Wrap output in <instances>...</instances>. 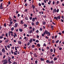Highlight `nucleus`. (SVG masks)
<instances>
[{
    "label": "nucleus",
    "instance_id": "obj_56",
    "mask_svg": "<svg viewBox=\"0 0 64 64\" xmlns=\"http://www.w3.org/2000/svg\"><path fill=\"white\" fill-rule=\"evenodd\" d=\"M32 32H33V31L32 30H31L30 31V33H32Z\"/></svg>",
    "mask_w": 64,
    "mask_h": 64
},
{
    "label": "nucleus",
    "instance_id": "obj_16",
    "mask_svg": "<svg viewBox=\"0 0 64 64\" xmlns=\"http://www.w3.org/2000/svg\"><path fill=\"white\" fill-rule=\"evenodd\" d=\"M24 39L26 40H28V38H26V36H25L24 37Z\"/></svg>",
    "mask_w": 64,
    "mask_h": 64
},
{
    "label": "nucleus",
    "instance_id": "obj_50",
    "mask_svg": "<svg viewBox=\"0 0 64 64\" xmlns=\"http://www.w3.org/2000/svg\"><path fill=\"white\" fill-rule=\"evenodd\" d=\"M30 19L31 20L32 19V17L31 16L30 18Z\"/></svg>",
    "mask_w": 64,
    "mask_h": 64
},
{
    "label": "nucleus",
    "instance_id": "obj_62",
    "mask_svg": "<svg viewBox=\"0 0 64 64\" xmlns=\"http://www.w3.org/2000/svg\"><path fill=\"white\" fill-rule=\"evenodd\" d=\"M42 5H44V3L42 2Z\"/></svg>",
    "mask_w": 64,
    "mask_h": 64
},
{
    "label": "nucleus",
    "instance_id": "obj_10",
    "mask_svg": "<svg viewBox=\"0 0 64 64\" xmlns=\"http://www.w3.org/2000/svg\"><path fill=\"white\" fill-rule=\"evenodd\" d=\"M8 42H9V40L8 39H6L5 41V42H6V43H8Z\"/></svg>",
    "mask_w": 64,
    "mask_h": 64
},
{
    "label": "nucleus",
    "instance_id": "obj_41",
    "mask_svg": "<svg viewBox=\"0 0 64 64\" xmlns=\"http://www.w3.org/2000/svg\"><path fill=\"white\" fill-rule=\"evenodd\" d=\"M19 13V11H18V10H16V14H18Z\"/></svg>",
    "mask_w": 64,
    "mask_h": 64
},
{
    "label": "nucleus",
    "instance_id": "obj_9",
    "mask_svg": "<svg viewBox=\"0 0 64 64\" xmlns=\"http://www.w3.org/2000/svg\"><path fill=\"white\" fill-rule=\"evenodd\" d=\"M54 63V62L53 61V60H52L50 62V64H53V63Z\"/></svg>",
    "mask_w": 64,
    "mask_h": 64
},
{
    "label": "nucleus",
    "instance_id": "obj_28",
    "mask_svg": "<svg viewBox=\"0 0 64 64\" xmlns=\"http://www.w3.org/2000/svg\"><path fill=\"white\" fill-rule=\"evenodd\" d=\"M19 30L20 31V32H22V29L21 28H20L19 29Z\"/></svg>",
    "mask_w": 64,
    "mask_h": 64
},
{
    "label": "nucleus",
    "instance_id": "obj_11",
    "mask_svg": "<svg viewBox=\"0 0 64 64\" xmlns=\"http://www.w3.org/2000/svg\"><path fill=\"white\" fill-rule=\"evenodd\" d=\"M24 23V22H23V20H22L20 21V24H23Z\"/></svg>",
    "mask_w": 64,
    "mask_h": 64
},
{
    "label": "nucleus",
    "instance_id": "obj_40",
    "mask_svg": "<svg viewBox=\"0 0 64 64\" xmlns=\"http://www.w3.org/2000/svg\"><path fill=\"white\" fill-rule=\"evenodd\" d=\"M43 46H46V44H45V43H44Z\"/></svg>",
    "mask_w": 64,
    "mask_h": 64
},
{
    "label": "nucleus",
    "instance_id": "obj_31",
    "mask_svg": "<svg viewBox=\"0 0 64 64\" xmlns=\"http://www.w3.org/2000/svg\"><path fill=\"white\" fill-rule=\"evenodd\" d=\"M45 34V32H44V34H42V36H44V35Z\"/></svg>",
    "mask_w": 64,
    "mask_h": 64
},
{
    "label": "nucleus",
    "instance_id": "obj_48",
    "mask_svg": "<svg viewBox=\"0 0 64 64\" xmlns=\"http://www.w3.org/2000/svg\"><path fill=\"white\" fill-rule=\"evenodd\" d=\"M30 42H28V44H27V45H28V46H29V45H30Z\"/></svg>",
    "mask_w": 64,
    "mask_h": 64
},
{
    "label": "nucleus",
    "instance_id": "obj_22",
    "mask_svg": "<svg viewBox=\"0 0 64 64\" xmlns=\"http://www.w3.org/2000/svg\"><path fill=\"white\" fill-rule=\"evenodd\" d=\"M46 62L48 63H50V61H49V60H46Z\"/></svg>",
    "mask_w": 64,
    "mask_h": 64
},
{
    "label": "nucleus",
    "instance_id": "obj_25",
    "mask_svg": "<svg viewBox=\"0 0 64 64\" xmlns=\"http://www.w3.org/2000/svg\"><path fill=\"white\" fill-rule=\"evenodd\" d=\"M42 24L43 25H45L46 24V22H42Z\"/></svg>",
    "mask_w": 64,
    "mask_h": 64
},
{
    "label": "nucleus",
    "instance_id": "obj_44",
    "mask_svg": "<svg viewBox=\"0 0 64 64\" xmlns=\"http://www.w3.org/2000/svg\"><path fill=\"white\" fill-rule=\"evenodd\" d=\"M59 40H58L56 41V43H58L59 42Z\"/></svg>",
    "mask_w": 64,
    "mask_h": 64
},
{
    "label": "nucleus",
    "instance_id": "obj_21",
    "mask_svg": "<svg viewBox=\"0 0 64 64\" xmlns=\"http://www.w3.org/2000/svg\"><path fill=\"white\" fill-rule=\"evenodd\" d=\"M40 60L41 61H44L45 59L44 58H40Z\"/></svg>",
    "mask_w": 64,
    "mask_h": 64
},
{
    "label": "nucleus",
    "instance_id": "obj_27",
    "mask_svg": "<svg viewBox=\"0 0 64 64\" xmlns=\"http://www.w3.org/2000/svg\"><path fill=\"white\" fill-rule=\"evenodd\" d=\"M11 17H10V18L9 19L10 21H12V19H11Z\"/></svg>",
    "mask_w": 64,
    "mask_h": 64
},
{
    "label": "nucleus",
    "instance_id": "obj_36",
    "mask_svg": "<svg viewBox=\"0 0 64 64\" xmlns=\"http://www.w3.org/2000/svg\"><path fill=\"white\" fill-rule=\"evenodd\" d=\"M37 46L38 47H40V44H37Z\"/></svg>",
    "mask_w": 64,
    "mask_h": 64
},
{
    "label": "nucleus",
    "instance_id": "obj_32",
    "mask_svg": "<svg viewBox=\"0 0 64 64\" xmlns=\"http://www.w3.org/2000/svg\"><path fill=\"white\" fill-rule=\"evenodd\" d=\"M48 36H50V32H48Z\"/></svg>",
    "mask_w": 64,
    "mask_h": 64
},
{
    "label": "nucleus",
    "instance_id": "obj_1",
    "mask_svg": "<svg viewBox=\"0 0 64 64\" xmlns=\"http://www.w3.org/2000/svg\"><path fill=\"white\" fill-rule=\"evenodd\" d=\"M60 18H61V17H60V16H59L58 17H55L54 18V19H56V20H58V19H59V20H60Z\"/></svg>",
    "mask_w": 64,
    "mask_h": 64
},
{
    "label": "nucleus",
    "instance_id": "obj_13",
    "mask_svg": "<svg viewBox=\"0 0 64 64\" xmlns=\"http://www.w3.org/2000/svg\"><path fill=\"white\" fill-rule=\"evenodd\" d=\"M40 31H42V30H43V28H40Z\"/></svg>",
    "mask_w": 64,
    "mask_h": 64
},
{
    "label": "nucleus",
    "instance_id": "obj_51",
    "mask_svg": "<svg viewBox=\"0 0 64 64\" xmlns=\"http://www.w3.org/2000/svg\"><path fill=\"white\" fill-rule=\"evenodd\" d=\"M32 48H34V47H35V46H34V45H33L32 46Z\"/></svg>",
    "mask_w": 64,
    "mask_h": 64
},
{
    "label": "nucleus",
    "instance_id": "obj_5",
    "mask_svg": "<svg viewBox=\"0 0 64 64\" xmlns=\"http://www.w3.org/2000/svg\"><path fill=\"white\" fill-rule=\"evenodd\" d=\"M2 53H5V50L4 48H3L2 49Z\"/></svg>",
    "mask_w": 64,
    "mask_h": 64
},
{
    "label": "nucleus",
    "instance_id": "obj_4",
    "mask_svg": "<svg viewBox=\"0 0 64 64\" xmlns=\"http://www.w3.org/2000/svg\"><path fill=\"white\" fill-rule=\"evenodd\" d=\"M18 23H16L14 24V27L15 28L17 27H18Z\"/></svg>",
    "mask_w": 64,
    "mask_h": 64
},
{
    "label": "nucleus",
    "instance_id": "obj_18",
    "mask_svg": "<svg viewBox=\"0 0 64 64\" xmlns=\"http://www.w3.org/2000/svg\"><path fill=\"white\" fill-rule=\"evenodd\" d=\"M25 20H27V21H28V18L27 17H25Z\"/></svg>",
    "mask_w": 64,
    "mask_h": 64
},
{
    "label": "nucleus",
    "instance_id": "obj_15",
    "mask_svg": "<svg viewBox=\"0 0 64 64\" xmlns=\"http://www.w3.org/2000/svg\"><path fill=\"white\" fill-rule=\"evenodd\" d=\"M56 8H55L54 10H53V12H54H54H56Z\"/></svg>",
    "mask_w": 64,
    "mask_h": 64
},
{
    "label": "nucleus",
    "instance_id": "obj_29",
    "mask_svg": "<svg viewBox=\"0 0 64 64\" xmlns=\"http://www.w3.org/2000/svg\"><path fill=\"white\" fill-rule=\"evenodd\" d=\"M16 20H14L13 21L14 22V23H15L16 22Z\"/></svg>",
    "mask_w": 64,
    "mask_h": 64
},
{
    "label": "nucleus",
    "instance_id": "obj_55",
    "mask_svg": "<svg viewBox=\"0 0 64 64\" xmlns=\"http://www.w3.org/2000/svg\"><path fill=\"white\" fill-rule=\"evenodd\" d=\"M0 56H2V52H0Z\"/></svg>",
    "mask_w": 64,
    "mask_h": 64
},
{
    "label": "nucleus",
    "instance_id": "obj_53",
    "mask_svg": "<svg viewBox=\"0 0 64 64\" xmlns=\"http://www.w3.org/2000/svg\"><path fill=\"white\" fill-rule=\"evenodd\" d=\"M52 43H55V41L54 40H52Z\"/></svg>",
    "mask_w": 64,
    "mask_h": 64
},
{
    "label": "nucleus",
    "instance_id": "obj_57",
    "mask_svg": "<svg viewBox=\"0 0 64 64\" xmlns=\"http://www.w3.org/2000/svg\"><path fill=\"white\" fill-rule=\"evenodd\" d=\"M38 5H39V6H41V4L40 3L38 4Z\"/></svg>",
    "mask_w": 64,
    "mask_h": 64
},
{
    "label": "nucleus",
    "instance_id": "obj_37",
    "mask_svg": "<svg viewBox=\"0 0 64 64\" xmlns=\"http://www.w3.org/2000/svg\"><path fill=\"white\" fill-rule=\"evenodd\" d=\"M59 11V9H58L56 10V12H57V13H58Z\"/></svg>",
    "mask_w": 64,
    "mask_h": 64
},
{
    "label": "nucleus",
    "instance_id": "obj_52",
    "mask_svg": "<svg viewBox=\"0 0 64 64\" xmlns=\"http://www.w3.org/2000/svg\"><path fill=\"white\" fill-rule=\"evenodd\" d=\"M50 51L51 52H53V49H51L50 50Z\"/></svg>",
    "mask_w": 64,
    "mask_h": 64
},
{
    "label": "nucleus",
    "instance_id": "obj_61",
    "mask_svg": "<svg viewBox=\"0 0 64 64\" xmlns=\"http://www.w3.org/2000/svg\"><path fill=\"white\" fill-rule=\"evenodd\" d=\"M10 3H11V2H10L9 1L8 2V4L9 5H10Z\"/></svg>",
    "mask_w": 64,
    "mask_h": 64
},
{
    "label": "nucleus",
    "instance_id": "obj_3",
    "mask_svg": "<svg viewBox=\"0 0 64 64\" xmlns=\"http://www.w3.org/2000/svg\"><path fill=\"white\" fill-rule=\"evenodd\" d=\"M4 62L3 63L4 64H6L8 63V61L7 60H4Z\"/></svg>",
    "mask_w": 64,
    "mask_h": 64
},
{
    "label": "nucleus",
    "instance_id": "obj_24",
    "mask_svg": "<svg viewBox=\"0 0 64 64\" xmlns=\"http://www.w3.org/2000/svg\"><path fill=\"white\" fill-rule=\"evenodd\" d=\"M32 26H34V23L33 22H32Z\"/></svg>",
    "mask_w": 64,
    "mask_h": 64
},
{
    "label": "nucleus",
    "instance_id": "obj_46",
    "mask_svg": "<svg viewBox=\"0 0 64 64\" xmlns=\"http://www.w3.org/2000/svg\"><path fill=\"white\" fill-rule=\"evenodd\" d=\"M6 36L8 37V33H6Z\"/></svg>",
    "mask_w": 64,
    "mask_h": 64
},
{
    "label": "nucleus",
    "instance_id": "obj_26",
    "mask_svg": "<svg viewBox=\"0 0 64 64\" xmlns=\"http://www.w3.org/2000/svg\"><path fill=\"white\" fill-rule=\"evenodd\" d=\"M14 27H12L11 28V30L12 31H13L14 30Z\"/></svg>",
    "mask_w": 64,
    "mask_h": 64
},
{
    "label": "nucleus",
    "instance_id": "obj_20",
    "mask_svg": "<svg viewBox=\"0 0 64 64\" xmlns=\"http://www.w3.org/2000/svg\"><path fill=\"white\" fill-rule=\"evenodd\" d=\"M7 47L8 49H10V46L9 45H7Z\"/></svg>",
    "mask_w": 64,
    "mask_h": 64
},
{
    "label": "nucleus",
    "instance_id": "obj_34",
    "mask_svg": "<svg viewBox=\"0 0 64 64\" xmlns=\"http://www.w3.org/2000/svg\"><path fill=\"white\" fill-rule=\"evenodd\" d=\"M24 27H27V24H24Z\"/></svg>",
    "mask_w": 64,
    "mask_h": 64
},
{
    "label": "nucleus",
    "instance_id": "obj_14",
    "mask_svg": "<svg viewBox=\"0 0 64 64\" xmlns=\"http://www.w3.org/2000/svg\"><path fill=\"white\" fill-rule=\"evenodd\" d=\"M18 43L20 44H22V42H21V41H18Z\"/></svg>",
    "mask_w": 64,
    "mask_h": 64
},
{
    "label": "nucleus",
    "instance_id": "obj_35",
    "mask_svg": "<svg viewBox=\"0 0 64 64\" xmlns=\"http://www.w3.org/2000/svg\"><path fill=\"white\" fill-rule=\"evenodd\" d=\"M4 47L5 48L6 50H8V49H7V46H4Z\"/></svg>",
    "mask_w": 64,
    "mask_h": 64
},
{
    "label": "nucleus",
    "instance_id": "obj_6",
    "mask_svg": "<svg viewBox=\"0 0 64 64\" xmlns=\"http://www.w3.org/2000/svg\"><path fill=\"white\" fill-rule=\"evenodd\" d=\"M36 19H37V18L35 17L34 18H33L32 19V22H34Z\"/></svg>",
    "mask_w": 64,
    "mask_h": 64
},
{
    "label": "nucleus",
    "instance_id": "obj_33",
    "mask_svg": "<svg viewBox=\"0 0 64 64\" xmlns=\"http://www.w3.org/2000/svg\"><path fill=\"white\" fill-rule=\"evenodd\" d=\"M14 55H17V53L15 52H14Z\"/></svg>",
    "mask_w": 64,
    "mask_h": 64
},
{
    "label": "nucleus",
    "instance_id": "obj_59",
    "mask_svg": "<svg viewBox=\"0 0 64 64\" xmlns=\"http://www.w3.org/2000/svg\"><path fill=\"white\" fill-rule=\"evenodd\" d=\"M39 32V30H37L36 31V32L37 33H38Z\"/></svg>",
    "mask_w": 64,
    "mask_h": 64
},
{
    "label": "nucleus",
    "instance_id": "obj_39",
    "mask_svg": "<svg viewBox=\"0 0 64 64\" xmlns=\"http://www.w3.org/2000/svg\"><path fill=\"white\" fill-rule=\"evenodd\" d=\"M38 62V61H37V60H36V61H35V63H36V64H37Z\"/></svg>",
    "mask_w": 64,
    "mask_h": 64
},
{
    "label": "nucleus",
    "instance_id": "obj_23",
    "mask_svg": "<svg viewBox=\"0 0 64 64\" xmlns=\"http://www.w3.org/2000/svg\"><path fill=\"white\" fill-rule=\"evenodd\" d=\"M28 9H26L24 10V12H28Z\"/></svg>",
    "mask_w": 64,
    "mask_h": 64
},
{
    "label": "nucleus",
    "instance_id": "obj_8",
    "mask_svg": "<svg viewBox=\"0 0 64 64\" xmlns=\"http://www.w3.org/2000/svg\"><path fill=\"white\" fill-rule=\"evenodd\" d=\"M45 32V33H46V34H48V33L49 32H48L47 31V30H45V32Z\"/></svg>",
    "mask_w": 64,
    "mask_h": 64
},
{
    "label": "nucleus",
    "instance_id": "obj_38",
    "mask_svg": "<svg viewBox=\"0 0 64 64\" xmlns=\"http://www.w3.org/2000/svg\"><path fill=\"white\" fill-rule=\"evenodd\" d=\"M10 60H11V58H10L8 59V62H9V61H10Z\"/></svg>",
    "mask_w": 64,
    "mask_h": 64
},
{
    "label": "nucleus",
    "instance_id": "obj_42",
    "mask_svg": "<svg viewBox=\"0 0 64 64\" xmlns=\"http://www.w3.org/2000/svg\"><path fill=\"white\" fill-rule=\"evenodd\" d=\"M8 62V64H11V63H12V62H11L10 61L9 62Z\"/></svg>",
    "mask_w": 64,
    "mask_h": 64
},
{
    "label": "nucleus",
    "instance_id": "obj_43",
    "mask_svg": "<svg viewBox=\"0 0 64 64\" xmlns=\"http://www.w3.org/2000/svg\"><path fill=\"white\" fill-rule=\"evenodd\" d=\"M4 27H6V23H5L4 24Z\"/></svg>",
    "mask_w": 64,
    "mask_h": 64
},
{
    "label": "nucleus",
    "instance_id": "obj_45",
    "mask_svg": "<svg viewBox=\"0 0 64 64\" xmlns=\"http://www.w3.org/2000/svg\"><path fill=\"white\" fill-rule=\"evenodd\" d=\"M14 35L15 36V37H17V34H16L15 33H14Z\"/></svg>",
    "mask_w": 64,
    "mask_h": 64
},
{
    "label": "nucleus",
    "instance_id": "obj_58",
    "mask_svg": "<svg viewBox=\"0 0 64 64\" xmlns=\"http://www.w3.org/2000/svg\"><path fill=\"white\" fill-rule=\"evenodd\" d=\"M20 16V14H18V17H19Z\"/></svg>",
    "mask_w": 64,
    "mask_h": 64
},
{
    "label": "nucleus",
    "instance_id": "obj_64",
    "mask_svg": "<svg viewBox=\"0 0 64 64\" xmlns=\"http://www.w3.org/2000/svg\"><path fill=\"white\" fill-rule=\"evenodd\" d=\"M12 64H16V62H13Z\"/></svg>",
    "mask_w": 64,
    "mask_h": 64
},
{
    "label": "nucleus",
    "instance_id": "obj_63",
    "mask_svg": "<svg viewBox=\"0 0 64 64\" xmlns=\"http://www.w3.org/2000/svg\"><path fill=\"white\" fill-rule=\"evenodd\" d=\"M12 23H13V22H10V24H12Z\"/></svg>",
    "mask_w": 64,
    "mask_h": 64
},
{
    "label": "nucleus",
    "instance_id": "obj_19",
    "mask_svg": "<svg viewBox=\"0 0 64 64\" xmlns=\"http://www.w3.org/2000/svg\"><path fill=\"white\" fill-rule=\"evenodd\" d=\"M36 25H38V24H39V22H37L36 24Z\"/></svg>",
    "mask_w": 64,
    "mask_h": 64
},
{
    "label": "nucleus",
    "instance_id": "obj_54",
    "mask_svg": "<svg viewBox=\"0 0 64 64\" xmlns=\"http://www.w3.org/2000/svg\"><path fill=\"white\" fill-rule=\"evenodd\" d=\"M3 58H4H4H5V57H6V56L5 55H4L3 56Z\"/></svg>",
    "mask_w": 64,
    "mask_h": 64
},
{
    "label": "nucleus",
    "instance_id": "obj_60",
    "mask_svg": "<svg viewBox=\"0 0 64 64\" xmlns=\"http://www.w3.org/2000/svg\"><path fill=\"white\" fill-rule=\"evenodd\" d=\"M2 38H3V37L2 36H0V39H2Z\"/></svg>",
    "mask_w": 64,
    "mask_h": 64
},
{
    "label": "nucleus",
    "instance_id": "obj_2",
    "mask_svg": "<svg viewBox=\"0 0 64 64\" xmlns=\"http://www.w3.org/2000/svg\"><path fill=\"white\" fill-rule=\"evenodd\" d=\"M10 33H11V36H13V32L12 31H10V32H8V35L10 36Z\"/></svg>",
    "mask_w": 64,
    "mask_h": 64
},
{
    "label": "nucleus",
    "instance_id": "obj_7",
    "mask_svg": "<svg viewBox=\"0 0 64 64\" xmlns=\"http://www.w3.org/2000/svg\"><path fill=\"white\" fill-rule=\"evenodd\" d=\"M32 42H33V40H32V38H31L29 41V42L30 43H31Z\"/></svg>",
    "mask_w": 64,
    "mask_h": 64
},
{
    "label": "nucleus",
    "instance_id": "obj_47",
    "mask_svg": "<svg viewBox=\"0 0 64 64\" xmlns=\"http://www.w3.org/2000/svg\"><path fill=\"white\" fill-rule=\"evenodd\" d=\"M19 39L20 41H21V40H22V38L21 37H20L19 38Z\"/></svg>",
    "mask_w": 64,
    "mask_h": 64
},
{
    "label": "nucleus",
    "instance_id": "obj_30",
    "mask_svg": "<svg viewBox=\"0 0 64 64\" xmlns=\"http://www.w3.org/2000/svg\"><path fill=\"white\" fill-rule=\"evenodd\" d=\"M3 8V7L2 6H0V9H2Z\"/></svg>",
    "mask_w": 64,
    "mask_h": 64
},
{
    "label": "nucleus",
    "instance_id": "obj_17",
    "mask_svg": "<svg viewBox=\"0 0 64 64\" xmlns=\"http://www.w3.org/2000/svg\"><path fill=\"white\" fill-rule=\"evenodd\" d=\"M32 6L33 9V10H34V9L35 8V6L34 5H33Z\"/></svg>",
    "mask_w": 64,
    "mask_h": 64
},
{
    "label": "nucleus",
    "instance_id": "obj_49",
    "mask_svg": "<svg viewBox=\"0 0 64 64\" xmlns=\"http://www.w3.org/2000/svg\"><path fill=\"white\" fill-rule=\"evenodd\" d=\"M36 42L37 43H38L39 42V40H36Z\"/></svg>",
    "mask_w": 64,
    "mask_h": 64
},
{
    "label": "nucleus",
    "instance_id": "obj_12",
    "mask_svg": "<svg viewBox=\"0 0 64 64\" xmlns=\"http://www.w3.org/2000/svg\"><path fill=\"white\" fill-rule=\"evenodd\" d=\"M57 60V58H54V61H56V60Z\"/></svg>",
    "mask_w": 64,
    "mask_h": 64
}]
</instances>
